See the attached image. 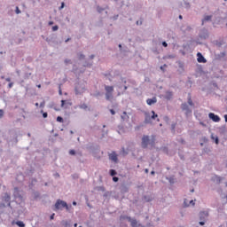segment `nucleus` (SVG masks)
<instances>
[{"label": "nucleus", "mask_w": 227, "mask_h": 227, "mask_svg": "<svg viewBox=\"0 0 227 227\" xmlns=\"http://www.w3.org/2000/svg\"><path fill=\"white\" fill-rule=\"evenodd\" d=\"M59 95H62L61 90H59Z\"/></svg>", "instance_id": "nucleus-52"}, {"label": "nucleus", "mask_w": 227, "mask_h": 227, "mask_svg": "<svg viewBox=\"0 0 227 227\" xmlns=\"http://www.w3.org/2000/svg\"><path fill=\"white\" fill-rule=\"evenodd\" d=\"M224 120L227 121V114L224 115Z\"/></svg>", "instance_id": "nucleus-43"}, {"label": "nucleus", "mask_w": 227, "mask_h": 227, "mask_svg": "<svg viewBox=\"0 0 227 227\" xmlns=\"http://www.w3.org/2000/svg\"><path fill=\"white\" fill-rule=\"evenodd\" d=\"M105 90H106V100H113V91H114V87L106 85Z\"/></svg>", "instance_id": "nucleus-1"}, {"label": "nucleus", "mask_w": 227, "mask_h": 227, "mask_svg": "<svg viewBox=\"0 0 227 227\" xmlns=\"http://www.w3.org/2000/svg\"><path fill=\"white\" fill-rule=\"evenodd\" d=\"M123 114L127 115V112H123Z\"/></svg>", "instance_id": "nucleus-53"}, {"label": "nucleus", "mask_w": 227, "mask_h": 227, "mask_svg": "<svg viewBox=\"0 0 227 227\" xmlns=\"http://www.w3.org/2000/svg\"><path fill=\"white\" fill-rule=\"evenodd\" d=\"M151 175H155V171H152V172H151Z\"/></svg>", "instance_id": "nucleus-45"}, {"label": "nucleus", "mask_w": 227, "mask_h": 227, "mask_svg": "<svg viewBox=\"0 0 227 227\" xmlns=\"http://www.w3.org/2000/svg\"><path fill=\"white\" fill-rule=\"evenodd\" d=\"M119 48L121 49V44H119Z\"/></svg>", "instance_id": "nucleus-51"}, {"label": "nucleus", "mask_w": 227, "mask_h": 227, "mask_svg": "<svg viewBox=\"0 0 227 227\" xmlns=\"http://www.w3.org/2000/svg\"><path fill=\"white\" fill-rule=\"evenodd\" d=\"M52 24H54L53 21H50V22H49V26H52Z\"/></svg>", "instance_id": "nucleus-40"}, {"label": "nucleus", "mask_w": 227, "mask_h": 227, "mask_svg": "<svg viewBox=\"0 0 227 227\" xmlns=\"http://www.w3.org/2000/svg\"><path fill=\"white\" fill-rule=\"evenodd\" d=\"M110 175H111V176H114V175H116V170L111 169L110 170Z\"/></svg>", "instance_id": "nucleus-17"}, {"label": "nucleus", "mask_w": 227, "mask_h": 227, "mask_svg": "<svg viewBox=\"0 0 227 227\" xmlns=\"http://www.w3.org/2000/svg\"><path fill=\"white\" fill-rule=\"evenodd\" d=\"M17 226L19 227H26V224L22 221L16 222Z\"/></svg>", "instance_id": "nucleus-14"}, {"label": "nucleus", "mask_w": 227, "mask_h": 227, "mask_svg": "<svg viewBox=\"0 0 227 227\" xmlns=\"http://www.w3.org/2000/svg\"><path fill=\"white\" fill-rule=\"evenodd\" d=\"M74 227H77V223H74Z\"/></svg>", "instance_id": "nucleus-55"}, {"label": "nucleus", "mask_w": 227, "mask_h": 227, "mask_svg": "<svg viewBox=\"0 0 227 227\" xmlns=\"http://www.w3.org/2000/svg\"><path fill=\"white\" fill-rule=\"evenodd\" d=\"M37 88H42V85L41 84L37 85Z\"/></svg>", "instance_id": "nucleus-47"}, {"label": "nucleus", "mask_w": 227, "mask_h": 227, "mask_svg": "<svg viewBox=\"0 0 227 227\" xmlns=\"http://www.w3.org/2000/svg\"><path fill=\"white\" fill-rule=\"evenodd\" d=\"M16 13H17V15H19V13H20V9H19V7H16Z\"/></svg>", "instance_id": "nucleus-21"}, {"label": "nucleus", "mask_w": 227, "mask_h": 227, "mask_svg": "<svg viewBox=\"0 0 227 227\" xmlns=\"http://www.w3.org/2000/svg\"><path fill=\"white\" fill-rule=\"evenodd\" d=\"M48 114L47 113H43V118H47Z\"/></svg>", "instance_id": "nucleus-27"}, {"label": "nucleus", "mask_w": 227, "mask_h": 227, "mask_svg": "<svg viewBox=\"0 0 227 227\" xmlns=\"http://www.w3.org/2000/svg\"><path fill=\"white\" fill-rule=\"evenodd\" d=\"M90 58H91V59H93L94 56L92 55Z\"/></svg>", "instance_id": "nucleus-56"}, {"label": "nucleus", "mask_w": 227, "mask_h": 227, "mask_svg": "<svg viewBox=\"0 0 227 227\" xmlns=\"http://www.w3.org/2000/svg\"><path fill=\"white\" fill-rule=\"evenodd\" d=\"M69 153H70V155H75V151L74 150H70Z\"/></svg>", "instance_id": "nucleus-20"}, {"label": "nucleus", "mask_w": 227, "mask_h": 227, "mask_svg": "<svg viewBox=\"0 0 227 227\" xmlns=\"http://www.w3.org/2000/svg\"><path fill=\"white\" fill-rule=\"evenodd\" d=\"M113 180H114V182H118L119 178L116 177V176H114V177H113Z\"/></svg>", "instance_id": "nucleus-31"}, {"label": "nucleus", "mask_w": 227, "mask_h": 227, "mask_svg": "<svg viewBox=\"0 0 227 227\" xmlns=\"http://www.w3.org/2000/svg\"><path fill=\"white\" fill-rule=\"evenodd\" d=\"M55 208L56 210H59L61 208H67V210H68V204H67V202L64 200H58L55 203Z\"/></svg>", "instance_id": "nucleus-3"}, {"label": "nucleus", "mask_w": 227, "mask_h": 227, "mask_svg": "<svg viewBox=\"0 0 227 227\" xmlns=\"http://www.w3.org/2000/svg\"><path fill=\"white\" fill-rule=\"evenodd\" d=\"M162 45H163V47H168V43L163 42V43H162Z\"/></svg>", "instance_id": "nucleus-29"}, {"label": "nucleus", "mask_w": 227, "mask_h": 227, "mask_svg": "<svg viewBox=\"0 0 227 227\" xmlns=\"http://www.w3.org/2000/svg\"><path fill=\"white\" fill-rule=\"evenodd\" d=\"M2 79H4V76H2Z\"/></svg>", "instance_id": "nucleus-59"}, {"label": "nucleus", "mask_w": 227, "mask_h": 227, "mask_svg": "<svg viewBox=\"0 0 227 227\" xmlns=\"http://www.w3.org/2000/svg\"><path fill=\"white\" fill-rule=\"evenodd\" d=\"M176 124H172V130H175Z\"/></svg>", "instance_id": "nucleus-41"}, {"label": "nucleus", "mask_w": 227, "mask_h": 227, "mask_svg": "<svg viewBox=\"0 0 227 227\" xmlns=\"http://www.w3.org/2000/svg\"><path fill=\"white\" fill-rule=\"evenodd\" d=\"M123 155H127V153H125V148H122Z\"/></svg>", "instance_id": "nucleus-38"}, {"label": "nucleus", "mask_w": 227, "mask_h": 227, "mask_svg": "<svg viewBox=\"0 0 227 227\" xmlns=\"http://www.w3.org/2000/svg\"><path fill=\"white\" fill-rule=\"evenodd\" d=\"M143 24V21H137V26H141Z\"/></svg>", "instance_id": "nucleus-28"}, {"label": "nucleus", "mask_w": 227, "mask_h": 227, "mask_svg": "<svg viewBox=\"0 0 227 227\" xmlns=\"http://www.w3.org/2000/svg\"><path fill=\"white\" fill-rule=\"evenodd\" d=\"M40 107H45V101H43V102L40 104Z\"/></svg>", "instance_id": "nucleus-22"}, {"label": "nucleus", "mask_w": 227, "mask_h": 227, "mask_svg": "<svg viewBox=\"0 0 227 227\" xmlns=\"http://www.w3.org/2000/svg\"><path fill=\"white\" fill-rule=\"evenodd\" d=\"M39 104L38 103H35V107H38Z\"/></svg>", "instance_id": "nucleus-50"}, {"label": "nucleus", "mask_w": 227, "mask_h": 227, "mask_svg": "<svg viewBox=\"0 0 227 227\" xmlns=\"http://www.w3.org/2000/svg\"><path fill=\"white\" fill-rule=\"evenodd\" d=\"M160 69L163 70V67H161Z\"/></svg>", "instance_id": "nucleus-58"}, {"label": "nucleus", "mask_w": 227, "mask_h": 227, "mask_svg": "<svg viewBox=\"0 0 227 227\" xmlns=\"http://www.w3.org/2000/svg\"><path fill=\"white\" fill-rule=\"evenodd\" d=\"M70 39H67L66 42H68Z\"/></svg>", "instance_id": "nucleus-57"}, {"label": "nucleus", "mask_w": 227, "mask_h": 227, "mask_svg": "<svg viewBox=\"0 0 227 227\" xmlns=\"http://www.w3.org/2000/svg\"><path fill=\"white\" fill-rule=\"evenodd\" d=\"M4 116V111L0 109V118H3Z\"/></svg>", "instance_id": "nucleus-19"}, {"label": "nucleus", "mask_w": 227, "mask_h": 227, "mask_svg": "<svg viewBox=\"0 0 227 227\" xmlns=\"http://www.w3.org/2000/svg\"><path fill=\"white\" fill-rule=\"evenodd\" d=\"M73 205H74V206L77 205V202L74 201V202H73Z\"/></svg>", "instance_id": "nucleus-46"}, {"label": "nucleus", "mask_w": 227, "mask_h": 227, "mask_svg": "<svg viewBox=\"0 0 227 227\" xmlns=\"http://www.w3.org/2000/svg\"><path fill=\"white\" fill-rule=\"evenodd\" d=\"M110 113H111V114H113V115L116 114V112H114V109H111V110H110Z\"/></svg>", "instance_id": "nucleus-25"}, {"label": "nucleus", "mask_w": 227, "mask_h": 227, "mask_svg": "<svg viewBox=\"0 0 227 227\" xmlns=\"http://www.w3.org/2000/svg\"><path fill=\"white\" fill-rule=\"evenodd\" d=\"M57 121H59V123H63V118L61 116H58Z\"/></svg>", "instance_id": "nucleus-16"}, {"label": "nucleus", "mask_w": 227, "mask_h": 227, "mask_svg": "<svg viewBox=\"0 0 227 227\" xmlns=\"http://www.w3.org/2000/svg\"><path fill=\"white\" fill-rule=\"evenodd\" d=\"M62 8H65V3H63V2L61 4L60 10H62Z\"/></svg>", "instance_id": "nucleus-32"}, {"label": "nucleus", "mask_w": 227, "mask_h": 227, "mask_svg": "<svg viewBox=\"0 0 227 227\" xmlns=\"http://www.w3.org/2000/svg\"><path fill=\"white\" fill-rule=\"evenodd\" d=\"M182 109L184 111H185V114H191V113H192V110L189 109V105H187V103H184L181 106Z\"/></svg>", "instance_id": "nucleus-7"}, {"label": "nucleus", "mask_w": 227, "mask_h": 227, "mask_svg": "<svg viewBox=\"0 0 227 227\" xmlns=\"http://www.w3.org/2000/svg\"><path fill=\"white\" fill-rule=\"evenodd\" d=\"M65 63H66V65H67V63H71V60L70 59H65Z\"/></svg>", "instance_id": "nucleus-30"}, {"label": "nucleus", "mask_w": 227, "mask_h": 227, "mask_svg": "<svg viewBox=\"0 0 227 227\" xmlns=\"http://www.w3.org/2000/svg\"><path fill=\"white\" fill-rule=\"evenodd\" d=\"M8 88H10V89L13 88V82H10V83L8 84Z\"/></svg>", "instance_id": "nucleus-23"}, {"label": "nucleus", "mask_w": 227, "mask_h": 227, "mask_svg": "<svg viewBox=\"0 0 227 227\" xmlns=\"http://www.w3.org/2000/svg\"><path fill=\"white\" fill-rule=\"evenodd\" d=\"M132 227H137V221L136 219H129Z\"/></svg>", "instance_id": "nucleus-12"}, {"label": "nucleus", "mask_w": 227, "mask_h": 227, "mask_svg": "<svg viewBox=\"0 0 227 227\" xmlns=\"http://www.w3.org/2000/svg\"><path fill=\"white\" fill-rule=\"evenodd\" d=\"M108 156L110 160H113V162H118V154H116L115 152H113Z\"/></svg>", "instance_id": "nucleus-9"}, {"label": "nucleus", "mask_w": 227, "mask_h": 227, "mask_svg": "<svg viewBox=\"0 0 227 227\" xmlns=\"http://www.w3.org/2000/svg\"><path fill=\"white\" fill-rule=\"evenodd\" d=\"M65 102H67V101L61 100V107H65Z\"/></svg>", "instance_id": "nucleus-24"}, {"label": "nucleus", "mask_w": 227, "mask_h": 227, "mask_svg": "<svg viewBox=\"0 0 227 227\" xmlns=\"http://www.w3.org/2000/svg\"><path fill=\"white\" fill-rule=\"evenodd\" d=\"M184 205L185 207H189V204H187V200H184Z\"/></svg>", "instance_id": "nucleus-37"}, {"label": "nucleus", "mask_w": 227, "mask_h": 227, "mask_svg": "<svg viewBox=\"0 0 227 227\" xmlns=\"http://www.w3.org/2000/svg\"><path fill=\"white\" fill-rule=\"evenodd\" d=\"M179 19L182 20L184 17H182V15H179Z\"/></svg>", "instance_id": "nucleus-44"}, {"label": "nucleus", "mask_w": 227, "mask_h": 227, "mask_svg": "<svg viewBox=\"0 0 227 227\" xmlns=\"http://www.w3.org/2000/svg\"><path fill=\"white\" fill-rule=\"evenodd\" d=\"M208 20H212V15L205 16L204 19L202 20V24L203 22H208Z\"/></svg>", "instance_id": "nucleus-11"}, {"label": "nucleus", "mask_w": 227, "mask_h": 227, "mask_svg": "<svg viewBox=\"0 0 227 227\" xmlns=\"http://www.w3.org/2000/svg\"><path fill=\"white\" fill-rule=\"evenodd\" d=\"M124 90H128V87H127V86H124Z\"/></svg>", "instance_id": "nucleus-48"}, {"label": "nucleus", "mask_w": 227, "mask_h": 227, "mask_svg": "<svg viewBox=\"0 0 227 227\" xmlns=\"http://www.w3.org/2000/svg\"><path fill=\"white\" fill-rule=\"evenodd\" d=\"M199 217L200 219V222L199 223V224H200V226H205V223L207 222V217H208V211H201L199 214Z\"/></svg>", "instance_id": "nucleus-2"}, {"label": "nucleus", "mask_w": 227, "mask_h": 227, "mask_svg": "<svg viewBox=\"0 0 227 227\" xmlns=\"http://www.w3.org/2000/svg\"><path fill=\"white\" fill-rule=\"evenodd\" d=\"M80 109H88V106L86 104H82L79 106Z\"/></svg>", "instance_id": "nucleus-15"}, {"label": "nucleus", "mask_w": 227, "mask_h": 227, "mask_svg": "<svg viewBox=\"0 0 227 227\" xmlns=\"http://www.w3.org/2000/svg\"><path fill=\"white\" fill-rule=\"evenodd\" d=\"M148 145H150V137L145 135L142 137V148H148Z\"/></svg>", "instance_id": "nucleus-4"}, {"label": "nucleus", "mask_w": 227, "mask_h": 227, "mask_svg": "<svg viewBox=\"0 0 227 227\" xmlns=\"http://www.w3.org/2000/svg\"><path fill=\"white\" fill-rule=\"evenodd\" d=\"M210 120H213L215 123L221 121V118L215 115L214 113H209L208 114Z\"/></svg>", "instance_id": "nucleus-8"}, {"label": "nucleus", "mask_w": 227, "mask_h": 227, "mask_svg": "<svg viewBox=\"0 0 227 227\" xmlns=\"http://www.w3.org/2000/svg\"><path fill=\"white\" fill-rule=\"evenodd\" d=\"M146 104L148 106H153V104H157V98H148L146 100Z\"/></svg>", "instance_id": "nucleus-10"}, {"label": "nucleus", "mask_w": 227, "mask_h": 227, "mask_svg": "<svg viewBox=\"0 0 227 227\" xmlns=\"http://www.w3.org/2000/svg\"><path fill=\"white\" fill-rule=\"evenodd\" d=\"M5 81H6L7 82H10L12 81V78H6Z\"/></svg>", "instance_id": "nucleus-34"}, {"label": "nucleus", "mask_w": 227, "mask_h": 227, "mask_svg": "<svg viewBox=\"0 0 227 227\" xmlns=\"http://www.w3.org/2000/svg\"><path fill=\"white\" fill-rule=\"evenodd\" d=\"M41 113H43V111L42 110Z\"/></svg>", "instance_id": "nucleus-60"}, {"label": "nucleus", "mask_w": 227, "mask_h": 227, "mask_svg": "<svg viewBox=\"0 0 227 227\" xmlns=\"http://www.w3.org/2000/svg\"><path fill=\"white\" fill-rule=\"evenodd\" d=\"M152 116L149 115L145 116V123H150V120H155V118H159V115L155 114V111H152Z\"/></svg>", "instance_id": "nucleus-5"}, {"label": "nucleus", "mask_w": 227, "mask_h": 227, "mask_svg": "<svg viewBox=\"0 0 227 227\" xmlns=\"http://www.w3.org/2000/svg\"><path fill=\"white\" fill-rule=\"evenodd\" d=\"M79 59H84V55L80 54V56H79Z\"/></svg>", "instance_id": "nucleus-26"}, {"label": "nucleus", "mask_w": 227, "mask_h": 227, "mask_svg": "<svg viewBox=\"0 0 227 227\" xmlns=\"http://www.w3.org/2000/svg\"><path fill=\"white\" fill-rule=\"evenodd\" d=\"M215 144L219 145V138H217V137L215 138Z\"/></svg>", "instance_id": "nucleus-36"}, {"label": "nucleus", "mask_w": 227, "mask_h": 227, "mask_svg": "<svg viewBox=\"0 0 227 227\" xmlns=\"http://www.w3.org/2000/svg\"><path fill=\"white\" fill-rule=\"evenodd\" d=\"M59 29V27L58 25L52 27V31H58Z\"/></svg>", "instance_id": "nucleus-18"}, {"label": "nucleus", "mask_w": 227, "mask_h": 227, "mask_svg": "<svg viewBox=\"0 0 227 227\" xmlns=\"http://www.w3.org/2000/svg\"><path fill=\"white\" fill-rule=\"evenodd\" d=\"M75 91H76V95H79V92L77 91V89H75Z\"/></svg>", "instance_id": "nucleus-49"}, {"label": "nucleus", "mask_w": 227, "mask_h": 227, "mask_svg": "<svg viewBox=\"0 0 227 227\" xmlns=\"http://www.w3.org/2000/svg\"><path fill=\"white\" fill-rule=\"evenodd\" d=\"M50 219H54V214L51 215V218Z\"/></svg>", "instance_id": "nucleus-42"}, {"label": "nucleus", "mask_w": 227, "mask_h": 227, "mask_svg": "<svg viewBox=\"0 0 227 227\" xmlns=\"http://www.w3.org/2000/svg\"><path fill=\"white\" fill-rule=\"evenodd\" d=\"M198 63H207V59L200 52L197 53Z\"/></svg>", "instance_id": "nucleus-6"}, {"label": "nucleus", "mask_w": 227, "mask_h": 227, "mask_svg": "<svg viewBox=\"0 0 227 227\" xmlns=\"http://www.w3.org/2000/svg\"><path fill=\"white\" fill-rule=\"evenodd\" d=\"M65 226H69L70 225V223H68V222H65Z\"/></svg>", "instance_id": "nucleus-39"}, {"label": "nucleus", "mask_w": 227, "mask_h": 227, "mask_svg": "<svg viewBox=\"0 0 227 227\" xmlns=\"http://www.w3.org/2000/svg\"><path fill=\"white\" fill-rule=\"evenodd\" d=\"M224 1H227V0H224Z\"/></svg>", "instance_id": "nucleus-62"}, {"label": "nucleus", "mask_w": 227, "mask_h": 227, "mask_svg": "<svg viewBox=\"0 0 227 227\" xmlns=\"http://www.w3.org/2000/svg\"><path fill=\"white\" fill-rule=\"evenodd\" d=\"M145 173H148V168L145 169Z\"/></svg>", "instance_id": "nucleus-54"}, {"label": "nucleus", "mask_w": 227, "mask_h": 227, "mask_svg": "<svg viewBox=\"0 0 227 227\" xmlns=\"http://www.w3.org/2000/svg\"><path fill=\"white\" fill-rule=\"evenodd\" d=\"M190 205H192V207H194V200H190Z\"/></svg>", "instance_id": "nucleus-33"}, {"label": "nucleus", "mask_w": 227, "mask_h": 227, "mask_svg": "<svg viewBox=\"0 0 227 227\" xmlns=\"http://www.w3.org/2000/svg\"><path fill=\"white\" fill-rule=\"evenodd\" d=\"M188 104L189 106H194V103L192 102V98H191V94L188 95Z\"/></svg>", "instance_id": "nucleus-13"}, {"label": "nucleus", "mask_w": 227, "mask_h": 227, "mask_svg": "<svg viewBox=\"0 0 227 227\" xmlns=\"http://www.w3.org/2000/svg\"><path fill=\"white\" fill-rule=\"evenodd\" d=\"M79 227H82V226H79Z\"/></svg>", "instance_id": "nucleus-61"}, {"label": "nucleus", "mask_w": 227, "mask_h": 227, "mask_svg": "<svg viewBox=\"0 0 227 227\" xmlns=\"http://www.w3.org/2000/svg\"><path fill=\"white\" fill-rule=\"evenodd\" d=\"M200 125L202 126V127H207V124H205V123H203V122H200Z\"/></svg>", "instance_id": "nucleus-35"}]
</instances>
